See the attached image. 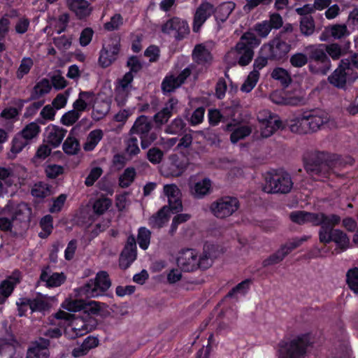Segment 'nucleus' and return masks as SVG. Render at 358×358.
I'll list each match as a JSON object with an SVG mask.
<instances>
[{"label": "nucleus", "instance_id": "f257e3e1", "mask_svg": "<svg viewBox=\"0 0 358 358\" xmlns=\"http://www.w3.org/2000/svg\"><path fill=\"white\" fill-rule=\"evenodd\" d=\"M260 44V40L251 32L245 33L234 48L225 55L226 62L231 66L238 64L241 66H247L254 56L253 48Z\"/></svg>", "mask_w": 358, "mask_h": 358}, {"label": "nucleus", "instance_id": "f03ea898", "mask_svg": "<svg viewBox=\"0 0 358 358\" xmlns=\"http://www.w3.org/2000/svg\"><path fill=\"white\" fill-rule=\"evenodd\" d=\"M310 340L308 335H301L279 344L278 358H304Z\"/></svg>", "mask_w": 358, "mask_h": 358}, {"label": "nucleus", "instance_id": "7ed1b4c3", "mask_svg": "<svg viewBox=\"0 0 358 358\" xmlns=\"http://www.w3.org/2000/svg\"><path fill=\"white\" fill-rule=\"evenodd\" d=\"M292 187L290 175L283 170H278L266 173L263 190L269 194H286L291 191Z\"/></svg>", "mask_w": 358, "mask_h": 358}, {"label": "nucleus", "instance_id": "20e7f679", "mask_svg": "<svg viewBox=\"0 0 358 358\" xmlns=\"http://www.w3.org/2000/svg\"><path fill=\"white\" fill-rule=\"evenodd\" d=\"M338 217V222L332 223H322L320 229L319 231L320 241L323 243H329L334 241L338 248L343 250H346L350 245V239L343 231L334 229V227L338 224L341 220L340 216Z\"/></svg>", "mask_w": 358, "mask_h": 358}, {"label": "nucleus", "instance_id": "39448f33", "mask_svg": "<svg viewBox=\"0 0 358 358\" xmlns=\"http://www.w3.org/2000/svg\"><path fill=\"white\" fill-rule=\"evenodd\" d=\"M54 317L67 322L64 329V334L71 339L82 336L88 332V325L82 317H76L64 310H59L55 314Z\"/></svg>", "mask_w": 358, "mask_h": 358}, {"label": "nucleus", "instance_id": "423d86ee", "mask_svg": "<svg viewBox=\"0 0 358 358\" xmlns=\"http://www.w3.org/2000/svg\"><path fill=\"white\" fill-rule=\"evenodd\" d=\"M289 218L293 222L299 224L311 223L313 225H321L322 223L335 224L339 220L335 214L326 215L322 213H313L301 210L291 213Z\"/></svg>", "mask_w": 358, "mask_h": 358}, {"label": "nucleus", "instance_id": "0eeeda50", "mask_svg": "<svg viewBox=\"0 0 358 358\" xmlns=\"http://www.w3.org/2000/svg\"><path fill=\"white\" fill-rule=\"evenodd\" d=\"M357 78L358 74L352 69L350 61L343 59L328 80L334 87L343 88L347 83L352 82Z\"/></svg>", "mask_w": 358, "mask_h": 358}, {"label": "nucleus", "instance_id": "6e6552de", "mask_svg": "<svg viewBox=\"0 0 358 358\" xmlns=\"http://www.w3.org/2000/svg\"><path fill=\"white\" fill-rule=\"evenodd\" d=\"M111 285L110 280L106 271H99L94 279L90 280L82 287L83 293L87 297L95 298L102 296Z\"/></svg>", "mask_w": 358, "mask_h": 358}, {"label": "nucleus", "instance_id": "1a4fd4ad", "mask_svg": "<svg viewBox=\"0 0 358 358\" xmlns=\"http://www.w3.org/2000/svg\"><path fill=\"white\" fill-rule=\"evenodd\" d=\"M238 208L236 198L225 196L213 202L210 210L216 217L222 219L231 216Z\"/></svg>", "mask_w": 358, "mask_h": 358}, {"label": "nucleus", "instance_id": "9d476101", "mask_svg": "<svg viewBox=\"0 0 358 358\" xmlns=\"http://www.w3.org/2000/svg\"><path fill=\"white\" fill-rule=\"evenodd\" d=\"M257 118L259 122L260 134L264 138L271 136L282 126L279 117L266 110L259 111Z\"/></svg>", "mask_w": 358, "mask_h": 358}, {"label": "nucleus", "instance_id": "9b49d317", "mask_svg": "<svg viewBox=\"0 0 358 358\" xmlns=\"http://www.w3.org/2000/svg\"><path fill=\"white\" fill-rule=\"evenodd\" d=\"M305 117L307 120L310 132L316 131L323 126L331 129L336 127L335 121L331 119L327 112L321 110L305 111Z\"/></svg>", "mask_w": 358, "mask_h": 358}, {"label": "nucleus", "instance_id": "f8f14e48", "mask_svg": "<svg viewBox=\"0 0 358 358\" xmlns=\"http://www.w3.org/2000/svg\"><path fill=\"white\" fill-rule=\"evenodd\" d=\"M24 214H29V208L25 203H20L15 208L6 206L0 214V230H10L13 221Z\"/></svg>", "mask_w": 358, "mask_h": 358}, {"label": "nucleus", "instance_id": "ddd939ff", "mask_svg": "<svg viewBox=\"0 0 358 358\" xmlns=\"http://www.w3.org/2000/svg\"><path fill=\"white\" fill-rule=\"evenodd\" d=\"M120 51V41L111 38L105 41L100 51L99 62L102 67L109 66L116 59Z\"/></svg>", "mask_w": 358, "mask_h": 358}, {"label": "nucleus", "instance_id": "4468645a", "mask_svg": "<svg viewBox=\"0 0 358 358\" xmlns=\"http://www.w3.org/2000/svg\"><path fill=\"white\" fill-rule=\"evenodd\" d=\"M307 236L297 238L292 240L282 245L276 252L265 259L262 264L264 266H269L280 262L294 249L298 248L301 243L307 240Z\"/></svg>", "mask_w": 358, "mask_h": 358}, {"label": "nucleus", "instance_id": "2eb2a0df", "mask_svg": "<svg viewBox=\"0 0 358 358\" xmlns=\"http://www.w3.org/2000/svg\"><path fill=\"white\" fill-rule=\"evenodd\" d=\"M289 50L290 45L278 38L273 39L268 44H264L261 48L262 53L272 59L282 58Z\"/></svg>", "mask_w": 358, "mask_h": 358}, {"label": "nucleus", "instance_id": "dca6fc26", "mask_svg": "<svg viewBox=\"0 0 358 358\" xmlns=\"http://www.w3.org/2000/svg\"><path fill=\"white\" fill-rule=\"evenodd\" d=\"M162 31L181 39L189 33V26L186 21L179 17H172L162 25Z\"/></svg>", "mask_w": 358, "mask_h": 358}, {"label": "nucleus", "instance_id": "f3484780", "mask_svg": "<svg viewBox=\"0 0 358 358\" xmlns=\"http://www.w3.org/2000/svg\"><path fill=\"white\" fill-rule=\"evenodd\" d=\"M283 24L282 17L278 13L271 14L269 20L255 24L253 30L261 38H266L272 29H278Z\"/></svg>", "mask_w": 358, "mask_h": 358}, {"label": "nucleus", "instance_id": "a211bd4d", "mask_svg": "<svg viewBox=\"0 0 358 358\" xmlns=\"http://www.w3.org/2000/svg\"><path fill=\"white\" fill-rule=\"evenodd\" d=\"M195 67L191 66L185 69L178 76L167 75L162 81V89L164 93H169L173 92L176 89L178 88L190 76L194 73Z\"/></svg>", "mask_w": 358, "mask_h": 358}, {"label": "nucleus", "instance_id": "6ab92c4d", "mask_svg": "<svg viewBox=\"0 0 358 358\" xmlns=\"http://www.w3.org/2000/svg\"><path fill=\"white\" fill-rule=\"evenodd\" d=\"M177 264L184 271H193L199 268V254L193 249L181 250L177 257Z\"/></svg>", "mask_w": 358, "mask_h": 358}, {"label": "nucleus", "instance_id": "aec40b11", "mask_svg": "<svg viewBox=\"0 0 358 358\" xmlns=\"http://www.w3.org/2000/svg\"><path fill=\"white\" fill-rule=\"evenodd\" d=\"M305 50L310 53V57L315 62H320L324 64V67L316 70L315 73H320L323 75L326 74L330 69L331 62L326 53L325 45H310L305 48Z\"/></svg>", "mask_w": 358, "mask_h": 358}, {"label": "nucleus", "instance_id": "412c9836", "mask_svg": "<svg viewBox=\"0 0 358 358\" xmlns=\"http://www.w3.org/2000/svg\"><path fill=\"white\" fill-rule=\"evenodd\" d=\"M215 13L214 6L208 1H203L196 9L194 15L192 30L199 32L208 17Z\"/></svg>", "mask_w": 358, "mask_h": 358}, {"label": "nucleus", "instance_id": "4be33fe9", "mask_svg": "<svg viewBox=\"0 0 358 358\" xmlns=\"http://www.w3.org/2000/svg\"><path fill=\"white\" fill-rule=\"evenodd\" d=\"M213 43L211 42H206L196 45L192 51L193 60L198 64L206 66L210 64L213 57L211 55V49Z\"/></svg>", "mask_w": 358, "mask_h": 358}, {"label": "nucleus", "instance_id": "5701e85b", "mask_svg": "<svg viewBox=\"0 0 358 358\" xmlns=\"http://www.w3.org/2000/svg\"><path fill=\"white\" fill-rule=\"evenodd\" d=\"M164 193L168 198L169 208L178 213L182 210L181 192L174 184L164 186Z\"/></svg>", "mask_w": 358, "mask_h": 358}, {"label": "nucleus", "instance_id": "b1692460", "mask_svg": "<svg viewBox=\"0 0 358 358\" xmlns=\"http://www.w3.org/2000/svg\"><path fill=\"white\" fill-rule=\"evenodd\" d=\"M92 117L94 120H99L103 118L109 112L110 101L103 98L101 95H97L96 100L92 105Z\"/></svg>", "mask_w": 358, "mask_h": 358}, {"label": "nucleus", "instance_id": "393cba45", "mask_svg": "<svg viewBox=\"0 0 358 358\" xmlns=\"http://www.w3.org/2000/svg\"><path fill=\"white\" fill-rule=\"evenodd\" d=\"M66 133V130L55 125H49L45 131L46 142L53 148L60 145Z\"/></svg>", "mask_w": 358, "mask_h": 358}, {"label": "nucleus", "instance_id": "a878e982", "mask_svg": "<svg viewBox=\"0 0 358 358\" xmlns=\"http://www.w3.org/2000/svg\"><path fill=\"white\" fill-rule=\"evenodd\" d=\"M40 278L47 287H57L64 282L66 276L63 273H54L49 268H45L42 271Z\"/></svg>", "mask_w": 358, "mask_h": 358}, {"label": "nucleus", "instance_id": "bb28decb", "mask_svg": "<svg viewBox=\"0 0 358 358\" xmlns=\"http://www.w3.org/2000/svg\"><path fill=\"white\" fill-rule=\"evenodd\" d=\"M66 3L69 9L80 19L89 16L92 12L90 4L86 0H66Z\"/></svg>", "mask_w": 358, "mask_h": 358}, {"label": "nucleus", "instance_id": "cd10ccee", "mask_svg": "<svg viewBox=\"0 0 358 358\" xmlns=\"http://www.w3.org/2000/svg\"><path fill=\"white\" fill-rule=\"evenodd\" d=\"M96 96L93 92L81 91L78 94V99L73 102V107L83 113L90 107H92Z\"/></svg>", "mask_w": 358, "mask_h": 358}, {"label": "nucleus", "instance_id": "c85d7f7f", "mask_svg": "<svg viewBox=\"0 0 358 358\" xmlns=\"http://www.w3.org/2000/svg\"><path fill=\"white\" fill-rule=\"evenodd\" d=\"M49 344L48 340L45 338L34 343L28 350L27 358H48Z\"/></svg>", "mask_w": 358, "mask_h": 358}, {"label": "nucleus", "instance_id": "c756f323", "mask_svg": "<svg viewBox=\"0 0 358 358\" xmlns=\"http://www.w3.org/2000/svg\"><path fill=\"white\" fill-rule=\"evenodd\" d=\"M212 183L210 179L203 178L190 185V193L196 199H202L210 192Z\"/></svg>", "mask_w": 358, "mask_h": 358}, {"label": "nucleus", "instance_id": "7c9ffc66", "mask_svg": "<svg viewBox=\"0 0 358 358\" xmlns=\"http://www.w3.org/2000/svg\"><path fill=\"white\" fill-rule=\"evenodd\" d=\"M287 124L290 131L293 133L301 134L310 132L307 120L305 117V112L288 120Z\"/></svg>", "mask_w": 358, "mask_h": 358}, {"label": "nucleus", "instance_id": "2f4dec72", "mask_svg": "<svg viewBox=\"0 0 358 358\" xmlns=\"http://www.w3.org/2000/svg\"><path fill=\"white\" fill-rule=\"evenodd\" d=\"M54 301V297L38 295L36 298L30 299V309L32 312H44L49 310L51 306V302Z\"/></svg>", "mask_w": 358, "mask_h": 358}, {"label": "nucleus", "instance_id": "473e14b6", "mask_svg": "<svg viewBox=\"0 0 358 358\" xmlns=\"http://www.w3.org/2000/svg\"><path fill=\"white\" fill-rule=\"evenodd\" d=\"M170 208L164 206L155 215L149 218L148 223L152 227L161 228L169 220Z\"/></svg>", "mask_w": 358, "mask_h": 358}, {"label": "nucleus", "instance_id": "72a5a7b5", "mask_svg": "<svg viewBox=\"0 0 358 358\" xmlns=\"http://www.w3.org/2000/svg\"><path fill=\"white\" fill-rule=\"evenodd\" d=\"M136 245L133 243L127 244L120 258V266L127 268L136 257Z\"/></svg>", "mask_w": 358, "mask_h": 358}, {"label": "nucleus", "instance_id": "f704fd0d", "mask_svg": "<svg viewBox=\"0 0 358 358\" xmlns=\"http://www.w3.org/2000/svg\"><path fill=\"white\" fill-rule=\"evenodd\" d=\"M306 169L315 180H323L329 177L331 173V168L326 163L315 164L314 166L308 165L306 166Z\"/></svg>", "mask_w": 358, "mask_h": 358}, {"label": "nucleus", "instance_id": "c9c22d12", "mask_svg": "<svg viewBox=\"0 0 358 358\" xmlns=\"http://www.w3.org/2000/svg\"><path fill=\"white\" fill-rule=\"evenodd\" d=\"M19 280L15 277H10L3 280L0 285V303H3L6 299L11 294L14 287L18 283Z\"/></svg>", "mask_w": 358, "mask_h": 358}, {"label": "nucleus", "instance_id": "e433bc0d", "mask_svg": "<svg viewBox=\"0 0 358 358\" xmlns=\"http://www.w3.org/2000/svg\"><path fill=\"white\" fill-rule=\"evenodd\" d=\"M236 4L233 1L224 2L215 8V16L217 20L224 22L234 10Z\"/></svg>", "mask_w": 358, "mask_h": 358}, {"label": "nucleus", "instance_id": "4c0bfd02", "mask_svg": "<svg viewBox=\"0 0 358 358\" xmlns=\"http://www.w3.org/2000/svg\"><path fill=\"white\" fill-rule=\"evenodd\" d=\"M103 136V131L101 129H94L89 133L86 141L83 144V149L85 151H92Z\"/></svg>", "mask_w": 358, "mask_h": 358}, {"label": "nucleus", "instance_id": "58836bf2", "mask_svg": "<svg viewBox=\"0 0 358 358\" xmlns=\"http://www.w3.org/2000/svg\"><path fill=\"white\" fill-rule=\"evenodd\" d=\"M52 89V85L48 80L43 79L34 87L31 94V99H38L48 94Z\"/></svg>", "mask_w": 358, "mask_h": 358}, {"label": "nucleus", "instance_id": "ea45409f", "mask_svg": "<svg viewBox=\"0 0 358 358\" xmlns=\"http://www.w3.org/2000/svg\"><path fill=\"white\" fill-rule=\"evenodd\" d=\"M214 247L210 245H206L203 253L199 255V267L206 269L210 267L214 257Z\"/></svg>", "mask_w": 358, "mask_h": 358}, {"label": "nucleus", "instance_id": "a19ab883", "mask_svg": "<svg viewBox=\"0 0 358 358\" xmlns=\"http://www.w3.org/2000/svg\"><path fill=\"white\" fill-rule=\"evenodd\" d=\"M30 143L19 133L15 135L11 142V148L9 152L10 158H15L16 155Z\"/></svg>", "mask_w": 358, "mask_h": 358}, {"label": "nucleus", "instance_id": "79ce46f5", "mask_svg": "<svg viewBox=\"0 0 358 358\" xmlns=\"http://www.w3.org/2000/svg\"><path fill=\"white\" fill-rule=\"evenodd\" d=\"M150 129L151 124L148 118L145 115H141L134 122L131 131L144 136L149 132Z\"/></svg>", "mask_w": 358, "mask_h": 358}, {"label": "nucleus", "instance_id": "37998d69", "mask_svg": "<svg viewBox=\"0 0 358 358\" xmlns=\"http://www.w3.org/2000/svg\"><path fill=\"white\" fill-rule=\"evenodd\" d=\"M69 22V15L66 13L59 15L57 17L51 18L49 24L57 34L63 32Z\"/></svg>", "mask_w": 358, "mask_h": 358}, {"label": "nucleus", "instance_id": "c03bdc74", "mask_svg": "<svg viewBox=\"0 0 358 358\" xmlns=\"http://www.w3.org/2000/svg\"><path fill=\"white\" fill-rule=\"evenodd\" d=\"M326 31L335 39H340L350 35L345 24H334L326 28Z\"/></svg>", "mask_w": 358, "mask_h": 358}, {"label": "nucleus", "instance_id": "a18cd8bd", "mask_svg": "<svg viewBox=\"0 0 358 358\" xmlns=\"http://www.w3.org/2000/svg\"><path fill=\"white\" fill-rule=\"evenodd\" d=\"M40 130V127L37 123L31 122L19 134L30 143L31 141L38 135Z\"/></svg>", "mask_w": 358, "mask_h": 358}, {"label": "nucleus", "instance_id": "49530a36", "mask_svg": "<svg viewBox=\"0 0 358 358\" xmlns=\"http://www.w3.org/2000/svg\"><path fill=\"white\" fill-rule=\"evenodd\" d=\"M271 99L278 104L296 105L299 100L294 97L285 96V92H275L271 94Z\"/></svg>", "mask_w": 358, "mask_h": 358}, {"label": "nucleus", "instance_id": "de8ad7c7", "mask_svg": "<svg viewBox=\"0 0 358 358\" xmlns=\"http://www.w3.org/2000/svg\"><path fill=\"white\" fill-rule=\"evenodd\" d=\"M271 77L274 80L279 81L284 86H287L292 81L291 76L288 71L280 67L273 70Z\"/></svg>", "mask_w": 358, "mask_h": 358}, {"label": "nucleus", "instance_id": "09e8293b", "mask_svg": "<svg viewBox=\"0 0 358 358\" xmlns=\"http://www.w3.org/2000/svg\"><path fill=\"white\" fill-rule=\"evenodd\" d=\"M252 132V129L248 125H243L236 128L231 133L230 139L232 143H236L238 141L243 139L249 136Z\"/></svg>", "mask_w": 358, "mask_h": 358}, {"label": "nucleus", "instance_id": "8fccbe9b", "mask_svg": "<svg viewBox=\"0 0 358 358\" xmlns=\"http://www.w3.org/2000/svg\"><path fill=\"white\" fill-rule=\"evenodd\" d=\"M171 160L169 174L172 176H180L187 168V161H179L176 156H173Z\"/></svg>", "mask_w": 358, "mask_h": 358}, {"label": "nucleus", "instance_id": "3c124183", "mask_svg": "<svg viewBox=\"0 0 358 358\" xmlns=\"http://www.w3.org/2000/svg\"><path fill=\"white\" fill-rule=\"evenodd\" d=\"M34 65L33 60L30 57H24L20 62V64L16 71L17 79H22L29 73Z\"/></svg>", "mask_w": 358, "mask_h": 358}, {"label": "nucleus", "instance_id": "603ef678", "mask_svg": "<svg viewBox=\"0 0 358 358\" xmlns=\"http://www.w3.org/2000/svg\"><path fill=\"white\" fill-rule=\"evenodd\" d=\"M80 148L78 141L69 135L63 144V150L68 155H76Z\"/></svg>", "mask_w": 358, "mask_h": 358}, {"label": "nucleus", "instance_id": "864d4df0", "mask_svg": "<svg viewBox=\"0 0 358 358\" xmlns=\"http://www.w3.org/2000/svg\"><path fill=\"white\" fill-rule=\"evenodd\" d=\"M31 194L34 197L44 198L51 194L50 187L48 184L40 182L34 185Z\"/></svg>", "mask_w": 358, "mask_h": 358}, {"label": "nucleus", "instance_id": "5fc2aeb1", "mask_svg": "<svg viewBox=\"0 0 358 358\" xmlns=\"http://www.w3.org/2000/svg\"><path fill=\"white\" fill-rule=\"evenodd\" d=\"M259 78V74L256 71H251L248 76L244 83L242 85L241 90L244 92H250L256 86Z\"/></svg>", "mask_w": 358, "mask_h": 358}, {"label": "nucleus", "instance_id": "6e6d98bb", "mask_svg": "<svg viewBox=\"0 0 358 358\" xmlns=\"http://www.w3.org/2000/svg\"><path fill=\"white\" fill-rule=\"evenodd\" d=\"M136 176L135 169L133 168H127L120 176L119 184L122 187H129L134 181Z\"/></svg>", "mask_w": 358, "mask_h": 358}, {"label": "nucleus", "instance_id": "4d7b16f0", "mask_svg": "<svg viewBox=\"0 0 358 358\" xmlns=\"http://www.w3.org/2000/svg\"><path fill=\"white\" fill-rule=\"evenodd\" d=\"M185 124L181 118L174 119L166 128L165 132L169 134H179L184 128Z\"/></svg>", "mask_w": 358, "mask_h": 358}, {"label": "nucleus", "instance_id": "13d9d810", "mask_svg": "<svg viewBox=\"0 0 358 358\" xmlns=\"http://www.w3.org/2000/svg\"><path fill=\"white\" fill-rule=\"evenodd\" d=\"M84 302L80 299H66L62 303V307L70 312H78L83 310Z\"/></svg>", "mask_w": 358, "mask_h": 358}, {"label": "nucleus", "instance_id": "bf43d9fd", "mask_svg": "<svg viewBox=\"0 0 358 358\" xmlns=\"http://www.w3.org/2000/svg\"><path fill=\"white\" fill-rule=\"evenodd\" d=\"M81 113L80 110L73 108L63 115L61 122L66 126L72 125L80 118Z\"/></svg>", "mask_w": 358, "mask_h": 358}, {"label": "nucleus", "instance_id": "052dcab7", "mask_svg": "<svg viewBox=\"0 0 358 358\" xmlns=\"http://www.w3.org/2000/svg\"><path fill=\"white\" fill-rule=\"evenodd\" d=\"M42 228V231L39 233V236L41 238H46L52 232V217L51 215H45L43 217L40 222Z\"/></svg>", "mask_w": 358, "mask_h": 358}, {"label": "nucleus", "instance_id": "680f3d73", "mask_svg": "<svg viewBox=\"0 0 358 358\" xmlns=\"http://www.w3.org/2000/svg\"><path fill=\"white\" fill-rule=\"evenodd\" d=\"M347 283L349 287L355 293L358 294V268L350 269L347 273Z\"/></svg>", "mask_w": 358, "mask_h": 358}, {"label": "nucleus", "instance_id": "e2e57ef3", "mask_svg": "<svg viewBox=\"0 0 358 358\" xmlns=\"http://www.w3.org/2000/svg\"><path fill=\"white\" fill-rule=\"evenodd\" d=\"M300 29L306 36L311 35L315 30V24L311 17L305 16L301 20Z\"/></svg>", "mask_w": 358, "mask_h": 358}, {"label": "nucleus", "instance_id": "0e129e2a", "mask_svg": "<svg viewBox=\"0 0 358 358\" xmlns=\"http://www.w3.org/2000/svg\"><path fill=\"white\" fill-rule=\"evenodd\" d=\"M150 231L146 228L142 227L138 231V243L141 248L146 250L150 245Z\"/></svg>", "mask_w": 358, "mask_h": 358}, {"label": "nucleus", "instance_id": "69168bd1", "mask_svg": "<svg viewBox=\"0 0 358 358\" xmlns=\"http://www.w3.org/2000/svg\"><path fill=\"white\" fill-rule=\"evenodd\" d=\"M111 201L107 198H101L97 199L94 205L93 209L95 213L101 215L106 212L111 206Z\"/></svg>", "mask_w": 358, "mask_h": 358}, {"label": "nucleus", "instance_id": "338daca9", "mask_svg": "<svg viewBox=\"0 0 358 358\" xmlns=\"http://www.w3.org/2000/svg\"><path fill=\"white\" fill-rule=\"evenodd\" d=\"M83 310L89 315H99L101 311V305L99 302L91 301L88 303L84 302Z\"/></svg>", "mask_w": 358, "mask_h": 358}, {"label": "nucleus", "instance_id": "774afa93", "mask_svg": "<svg viewBox=\"0 0 358 358\" xmlns=\"http://www.w3.org/2000/svg\"><path fill=\"white\" fill-rule=\"evenodd\" d=\"M289 62L294 67L301 68L308 63V56L301 52H296L290 57Z\"/></svg>", "mask_w": 358, "mask_h": 358}]
</instances>
